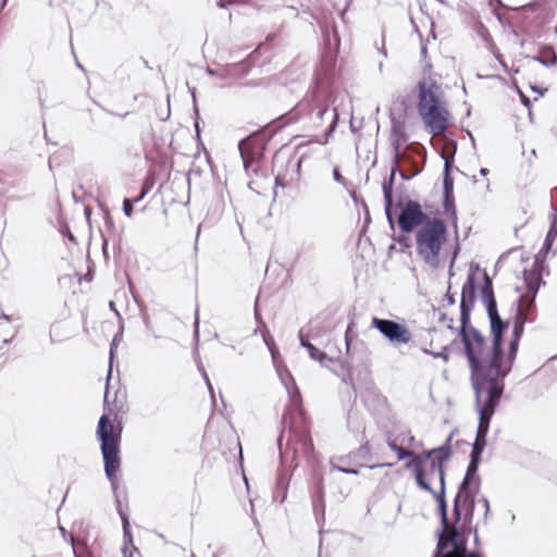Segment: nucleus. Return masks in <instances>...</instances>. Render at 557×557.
<instances>
[{
  "instance_id": "obj_19",
  "label": "nucleus",
  "mask_w": 557,
  "mask_h": 557,
  "mask_svg": "<svg viewBox=\"0 0 557 557\" xmlns=\"http://www.w3.org/2000/svg\"><path fill=\"white\" fill-rule=\"evenodd\" d=\"M299 341L300 345L308 350V354L312 360L318 361L321 366H327V362H333L334 359L329 357L325 352L318 349L313 344H311L304 334V330L299 331Z\"/></svg>"
},
{
  "instance_id": "obj_31",
  "label": "nucleus",
  "mask_w": 557,
  "mask_h": 557,
  "mask_svg": "<svg viewBox=\"0 0 557 557\" xmlns=\"http://www.w3.org/2000/svg\"><path fill=\"white\" fill-rule=\"evenodd\" d=\"M149 189H150V185L144 184L141 187L140 194L137 197L132 198L131 201H133L134 205L140 202L146 197Z\"/></svg>"
},
{
  "instance_id": "obj_21",
  "label": "nucleus",
  "mask_w": 557,
  "mask_h": 557,
  "mask_svg": "<svg viewBox=\"0 0 557 557\" xmlns=\"http://www.w3.org/2000/svg\"><path fill=\"white\" fill-rule=\"evenodd\" d=\"M450 164L447 159H445L444 164V177H443V195H454V181L449 175Z\"/></svg>"
},
{
  "instance_id": "obj_5",
  "label": "nucleus",
  "mask_w": 557,
  "mask_h": 557,
  "mask_svg": "<svg viewBox=\"0 0 557 557\" xmlns=\"http://www.w3.org/2000/svg\"><path fill=\"white\" fill-rule=\"evenodd\" d=\"M418 111L425 128L433 136L443 135L448 127L449 112L442 100L441 87L432 79L419 82Z\"/></svg>"
},
{
  "instance_id": "obj_45",
  "label": "nucleus",
  "mask_w": 557,
  "mask_h": 557,
  "mask_svg": "<svg viewBox=\"0 0 557 557\" xmlns=\"http://www.w3.org/2000/svg\"><path fill=\"white\" fill-rule=\"evenodd\" d=\"M2 318L7 321H11V318L10 315L5 314V313H2Z\"/></svg>"
},
{
  "instance_id": "obj_51",
  "label": "nucleus",
  "mask_w": 557,
  "mask_h": 557,
  "mask_svg": "<svg viewBox=\"0 0 557 557\" xmlns=\"http://www.w3.org/2000/svg\"><path fill=\"white\" fill-rule=\"evenodd\" d=\"M76 65H77L79 69H82V65H81V63H79L78 61L76 62Z\"/></svg>"
},
{
  "instance_id": "obj_43",
  "label": "nucleus",
  "mask_w": 557,
  "mask_h": 557,
  "mask_svg": "<svg viewBox=\"0 0 557 557\" xmlns=\"http://www.w3.org/2000/svg\"><path fill=\"white\" fill-rule=\"evenodd\" d=\"M282 437H283V435H281V436L278 437V447H280L281 456H283V455L285 454V453L283 451V449H282V446H281Z\"/></svg>"
},
{
  "instance_id": "obj_3",
  "label": "nucleus",
  "mask_w": 557,
  "mask_h": 557,
  "mask_svg": "<svg viewBox=\"0 0 557 557\" xmlns=\"http://www.w3.org/2000/svg\"><path fill=\"white\" fill-rule=\"evenodd\" d=\"M330 98L331 94L317 87L310 90L293 110V114L298 119H304L306 126L309 128L318 129L324 124L325 120L330 121L324 139L319 141L323 145L329 141L338 123L337 109L333 108L330 111Z\"/></svg>"
},
{
  "instance_id": "obj_47",
  "label": "nucleus",
  "mask_w": 557,
  "mask_h": 557,
  "mask_svg": "<svg viewBox=\"0 0 557 557\" xmlns=\"http://www.w3.org/2000/svg\"><path fill=\"white\" fill-rule=\"evenodd\" d=\"M110 375H111V368L109 369V372H108V377H107L108 381L110 379Z\"/></svg>"
},
{
  "instance_id": "obj_17",
  "label": "nucleus",
  "mask_w": 557,
  "mask_h": 557,
  "mask_svg": "<svg viewBox=\"0 0 557 557\" xmlns=\"http://www.w3.org/2000/svg\"><path fill=\"white\" fill-rule=\"evenodd\" d=\"M250 72V65L248 62H239L227 64L221 70H213L211 67L207 69V74L211 76H218L221 79H231L236 81L238 78L245 77Z\"/></svg>"
},
{
  "instance_id": "obj_18",
  "label": "nucleus",
  "mask_w": 557,
  "mask_h": 557,
  "mask_svg": "<svg viewBox=\"0 0 557 557\" xmlns=\"http://www.w3.org/2000/svg\"><path fill=\"white\" fill-rule=\"evenodd\" d=\"M333 330V322L327 314H318L308 325L306 336L311 339H320Z\"/></svg>"
},
{
  "instance_id": "obj_8",
  "label": "nucleus",
  "mask_w": 557,
  "mask_h": 557,
  "mask_svg": "<svg viewBox=\"0 0 557 557\" xmlns=\"http://www.w3.org/2000/svg\"><path fill=\"white\" fill-rule=\"evenodd\" d=\"M447 228L441 219L428 220L416 234L417 252L433 268L440 265V251L446 240Z\"/></svg>"
},
{
  "instance_id": "obj_24",
  "label": "nucleus",
  "mask_w": 557,
  "mask_h": 557,
  "mask_svg": "<svg viewBox=\"0 0 557 557\" xmlns=\"http://www.w3.org/2000/svg\"><path fill=\"white\" fill-rule=\"evenodd\" d=\"M461 504L462 506L467 507L470 511L473 510V506L470 507L469 505L463 504V492H460L459 490L454 500V516L457 521L461 519Z\"/></svg>"
},
{
  "instance_id": "obj_36",
  "label": "nucleus",
  "mask_w": 557,
  "mask_h": 557,
  "mask_svg": "<svg viewBox=\"0 0 557 557\" xmlns=\"http://www.w3.org/2000/svg\"><path fill=\"white\" fill-rule=\"evenodd\" d=\"M203 377L206 380V383H207V386H208V388L210 391V394L213 397V388H212V385H211L210 380H209V377H208L206 372L203 373Z\"/></svg>"
},
{
  "instance_id": "obj_40",
  "label": "nucleus",
  "mask_w": 557,
  "mask_h": 557,
  "mask_svg": "<svg viewBox=\"0 0 557 557\" xmlns=\"http://www.w3.org/2000/svg\"><path fill=\"white\" fill-rule=\"evenodd\" d=\"M521 98L523 103L528 107L530 104V100L524 95H521Z\"/></svg>"
},
{
  "instance_id": "obj_11",
  "label": "nucleus",
  "mask_w": 557,
  "mask_h": 557,
  "mask_svg": "<svg viewBox=\"0 0 557 557\" xmlns=\"http://www.w3.org/2000/svg\"><path fill=\"white\" fill-rule=\"evenodd\" d=\"M391 139H392V146H393V150H394L392 169H391L389 178L387 181H384L382 188H383V194H384L385 214H386V218H387L388 222L391 223V225H393V223H394L393 214H392L393 185H394L395 175H396L399 160H400V148H401L403 144L407 140L404 124L398 123V122L393 123Z\"/></svg>"
},
{
  "instance_id": "obj_28",
  "label": "nucleus",
  "mask_w": 557,
  "mask_h": 557,
  "mask_svg": "<svg viewBox=\"0 0 557 557\" xmlns=\"http://www.w3.org/2000/svg\"><path fill=\"white\" fill-rule=\"evenodd\" d=\"M422 350H423L424 354L432 355L434 358H442L445 362H447L449 360V356H448V352H447L448 348L446 346L440 352H432V351H430L429 349H425V348H423Z\"/></svg>"
},
{
  "instance_id": "obj_2",
  "label": "nucleus",
  "mask_w": 557,
  "mask_h": 557,
  "mask_svg": "<svg viewBox=\"0 0 557 557\" xmlns=\"http://www.w3.org/2000/svg\"><path fill=\"white\" fill-rule=\"evenodd\" d=\"M450 437L445 445L433 448L422 455L414 456L407 465L412 469L418 486L431 493L438 503V511L443 528L448 527L447 505L445 499V469L444 465L449 460L451 450Z\"/></svg>"
},
{
  "instance_id": "obj_26",
  "label": "nucleus",
  "mask_w": 557,
  "mask_h": 557,
  "mask_svg": "<svg viewBox=\"0 0 557 557\" xmlns=\"http://www.w3.org/2000/svg\"><path fill=\"white\" fill-rule=\"evenodd\" d=\"M486 442H474L472 445V450L470 454V461H475L480 463L481 455L484 450Z\"/></svg>"
},
{
  "instance_id": "obj_35",
  "label": "nucleus",
  "mask_w": 557,
  "mask_h": 557,
  "mask_svg": "<svg viewBox=\"0 0 557 557\" xmlns=\"http://www.w3.org/2000/svg\"><path fill=\"white\" fill-rule=\"evenodd\" d=\"M109 307L114 312V314L117 317V319L120 321H122V317H121L120 312L117 311V309L115 308V304L113 301H110Z\"/></svg>"
},
{
  "instance_id": "obj_7",
  "label": "nucleus",
  "mask_w": 557,
  "mask_h": 557,
  "mask_svg": "<svg viewBox=\"0 0 557 557\" xmlns=\"http://www.w3.org/2000/svg\"><path fill=\"white\" fill-rule=\"evenodd\" d=\"M97 437L101 443V453L104 461V472L108 480L111 483L116 508H122L119 491V479L116 476L120 470V442H121V430L114 432V425L111 423L107 414H102L98 421Z\"/></svg>"
},
{
  "instance_id": "obj_54",
  "label": "nucleus",
  "mask_w": 557,
  "mask_h": 557,
  "mask_svg": "<svg viewBox=\"0 0 557 557\" xmlns=\"http://www.w3.org/2000/svg\"><path fill=\"white\" fill-rule=\"evenodd\" d=\"M34 557V556H33Z\"/></svg>"
},
{
  "instance_id": "obj_22",
  "label": "nucleus",
  "mask_w": 557,
  "mask_h": 557,
  "mask_svg": "<svg viewBox=\"0 0 557 557\" xmlns=\"http://www.w3.org/2000/svg\"><path fill=\"white\" fill-rule=\"evenodd\" d=\"M443 209L445 214L457 220L454 195H443Z\"/></svg>"
},
{
  "instance_id": "obj_4",
  "label": "nucleus",
  "mask_w": 557,
  "mask_h": 557,
  "mask_svg": "<svg viewBox=\"0 0 557 557\" xmlns=\"http://www.w3.org/2000/svg\"><path fill=\"white\" fill-rule=\"evenodd\" d=\"M281 380L288 393L292 407L296 410V417L288 422L287 450L293 451V458L301 456L309 458L313 451V444L310 437L309 428L306 424L305 413L301 409L300 392L290 373L281 375Z\"/></svg>"
},
{
  "instance_id": "obj_49",
  "label": "nucleus",
  "mask_w": 557,
  "mask_h": 557,
  "mask_svg": "<svg viewBox=\"0 0 557 557\" xmlns=\"http://www.w3.org/2000/svg\"><path fill=\"white\" fill-rule=\"evenodd\" d=\"M346 346H347V349L349 348V343H348V338L346 337Z\"/></svg>"
},
{
  "instance_id": "obj_12",
  "label": "nucleus",
  "mask_w": 557,
  "mask_h": 557,
  "mask_svg": "<svg viewBox=\"0 0 557 557\" xmlns=\"http://www.w3.org/2000/svg\"><path fill=\"white\" fill-rule=\"evenodd\" d=\"M434 557H481L478 552H467L466 543L454 524L448 522L447 528L438 534L437 548Z\"/></svg>"
},
{
  "instance_id": "obj_50",
  "label": "nucleus",
  "mask_w": 557,
  "mask_h": 557,
  "mask_svg": "<svg viewBox=\"0 0 557 557\" xmlns=\"http://www.w3.org/2000/svg\"><path fill=\"white\" fill-rule=\"evenodd\" d=\"M500 64L503 65L504 69L507 67L506 64L503 61H500Z\"/></svg>"
},
{
  "instance_id": "obj_34",
  "label": "nucleus",
  "mask_w": 557,
  "mask_h": 557,
  "mask_svg": "<svg viewBox=\"0 0 557 557\" xmlns=\"http://www.w3.org/2000/svg\"><path fill=\"white\" fill-rule=\"evenodd\" d=\"M122 330H123V326L121 325V332L114 336L113 342H112V344H111V349H110V356H111V358L113 357V347H114V345H115V342H116V341H120V337L122 336Z\"/></svg>"
},
{
  "instance_id": "obj_46",
  "label": "nucleus",
  "mask_w": 557,
  "mask_h": 557,
  "mask_svg": "<svg viewBox=\"0 0 557 557\" xmlns=\"http://www.w3.org/2000/svg\"><path fill=\"white\" fill-rule=\"evenodd\" d=\"M108 394H109V393H108V388H107V389H106V392H104V404H107V403H108Z\"/></svg>"
},
{
  "instance_id": "obj_14",
  "label": "nucleus",
  "mask_w": 557,
  "mask_h": 557,
  "mask_svg": "<svg viewBox=\"0 0 557 557\" xmlns=\"http://www.w3.org/2000/svg\"><path fill=\"white\" fill-rule=\"evenodd\" d=\"M428 215L422 211L421 205L413 200H408L398 216V225L405 233L412 232L417 226L423 225Z\"/></svg>"
},
{
  "instance_id": "obj_30",
  "label": "nucleus",
  "mask_w": 557,
  "mask_h": 557,
  "mask_svg": "<svg viewBox=\"0 0 557 557\" xmlns=\"http://www.w3.org/2000/svg\"><path fill=\"white\" fill-rule=\"evenodd\" d=\"M134 203L131 201V198H125L123 201V212L127 218H131L133 214Z\"/></svg>"
},
{
  "instance_id": "obj_10",
  "label": "nucleus",
  "mask_w": 557,
  "mask_h": 557,
  "mask_svg": "<svg viewBox=\"0 0 557 557\" xmlns=\"http://www.w3.org/2000/svg\"><path fill=\"white\" fill-rule=\"evenodd\" d=\"M305 156L275 153L273 170L275 171V188H295L300 182L301 163ZM274 194L277 191L274 189Z\"/></svg>"
},
{
  "instance_id": "obj_15",
  "label": "nucleus",
  "mask_w": 557,
  "mask_h": 557,
  "mask_svg": "<svg viewBox=\"0 0 557 557\" xmlns=\"http://www.w3.org/2000/svg\"><path fill=\"white\" fill-rule=\"evenodd\" d=\"M479 462L470 461L466 475L459 485L460 492H463V504L470 507L474 506V496L480 488V478L478 475Z\"/></svg>"
},
{
  "instance_id": "obj_38",
  "label": "nucleus",
  "mask_w": 557,
  "mask_h": 557,
  "mask_svg": "<svg viewBox=\"0 0 557 557\" xmlns=\"http://www.w3.org/2000/svg\"><path fill=\"white\" fill-rule=\"evenodd\" d=\"M552 197H553V200L554 201H557V187L554 189L553 194H552ZM554 210L556 211L557 213V205L556 206H553Z\"/></svg>"
},
{
  "instance_id": "obj_13",
  "label": "nucleus",
  "mask_w": 557,
  "mask_h": 557,
  "mask_svg": "<svg viewBox=\"0 0 557 557\" xmlns=\"http://www.w3.org/2000/svg\"><path fill=\"white\" fill-rule=\"evenodd\" d=\"M372 326L376 329L393 345H404L411 341L410 331L393 320L373 318Z\"/></svg>"
},
{
  "instance_id": "obj_53",
  "label": "nucleus",
  "mask_w": 557,
  "mask_h": 557,
  "mask_svg": "<svg viewBox=\"0 0 557 557\" xmlns=\"http://www.w3.org/2000/svg\"><path fill=\"white\" fill-rule=\"evenodd\" d=\"M437 1H438V2H441V3H445V1H444V0H437Z\"/></svg>"
},
{
  "instance_id": "obj_32",
  "label": "nucleus",
  "mask_w": 557,
  "mask_h": 557,
  "mask_svg": "<svg viewBox=\"0 0 557 557\" xmlns=\"http://www.w3.org/2000/svg\"><path fill=\"white\" fill-rule=\"evenodd\" d=\"M479 503H482V505L484 507V517L486 519L488 513H490V502H488V499L486 497H481L479 499Z\"/></svg>"
},
{
  "instance_id": "obj_27",
  "label": "nucleus",
  "mask_w": 557,
  "mask_h": 557,
  "mask_svg": "<svg viewBox=\"0 0 557 557\" xmlns=\"http://www.w3.org/2000/svg\"><path fill=\"white\" fill-rule=\"evenodd\" d=\"M556 238H557V230H549L545 237V240H544V244L542 247V251L549 252L552 250L553 243L556 240Z\"/></svg>"
},
{
  "instance_id": "obj_20",
  "label": "nucleus",
  "mask_w": 557,
  "mask_h": 557,
  "mask_svg": "<svg viewBox=\"0 0 557 557\" xmlns=\"http://www.w3.org/2000/svg\"><path fill=\"white\" fill-rule=\"evenodd\" d=\"M531 60L546 67L555 66L557 64V54L552 47L547 46L542 48L537 55L531 57Z\"/></svg>"
},
{
  "instance_id": "obj_39",
  "label": "nucleus",
  "mask_w": 557,
  "mask_h": 557,
  "mask_svg": "<svg viewBox=\"0 0 557 557\" xmlns=\"http://www.w3.org/2000/svg\"><path fill=\"white\" fill-rule=\"evenodd\" d=\"M549 230H557V215L556 214L553 218Z\"/></svg>"
},
{
  "instance_id": "obj_42",
  "label": "nucleus",
  "mask_w": 557,
  "mask_h": 557,
  "mask_svg": "<svg viewBox=\"0 0 557 557\" xmlns=\"http://www.w3.org/2000/svg\"><path fill=\"white\" fill-rule=\"evenodd\" d=\"M54 327H55V325L53 324V325L51 326V329H50V339H51V342H52V343H54V338H53V335H52V334H53V331H54Z\"/></svg>"
},
{
  "instance_id": "obj_37",
  "label": "nucleus",
  "mask_w": 557,
  "mask_h": 557,
  "mask_svg": "<svg viewBox=\"0 0 557 557\" xmlns=\"http://www.w3.org/2000/svg\"><path fill=\"white\" fill-rule=\"evenodd\" d=\"M442 321L444 322H447V327L451 329V323H453V319L451 318H447L446 314H443L442 318H441Z\"/></svg>"
},
{
  "instance_id": "obj_29",
  "label": "nucleus",
  "mask_w": 557,
  "mask_h": 557,
  "mask_svg": "<svg viewBox=\"0 0 557 557\" xmlns=\"http://www.w3.org/2000/svg\"><path fill=\"white\" fill-rule=\"evenodd\" d=\"M331 469L333 471H338V472H343V473H347V474H358L359 473L358 469L336 466L333 462H331Z\"/></svg>"
},
{
  "instance_id": "obj_23",
  "label": "nucleus",
  "mask_w": 557,
  "mask_h": 557,
  "mask_svg": "<svg viewBox=\"0 0 557 557\" xmlns=\"http://www.w3.org/2000/svg\"><path fill=\"white\" fill-rule=\"evenodd\" d=\"M119 515L122 519V523H123V536H124V541L125 543H132L133 541V537H132V533H131V530H129V520H128V516L126 515V512L123 510V508H120L119 507Z\"/></svg>"
},
{
  "instance_id": "obj_1",
  "label": "nucleus",
  "mask_w": 557,
  "mask_h": 557,
  "mask_svg": "<svg viewBox=\"0 0 557 557\" xmlns=\"http://www.w3.org/2000/svg\"><path fill=\"white\" fill-rule=\"evenodd\" d=\"M478 270L479 267L474 269L471 268L467 281L462 286L460 300L461 326L459 336L468 360L470 376L505 382L516 360L527 318L521 315V313L515 315L512 338L509 343L508 352L505 355L503 350V336L508 324L505 323L498 314L492 280L484 271L481 299L486 307L491 323L493 338L492 345L488 346L481 332L470 325V315L475 302V272Z\"/></svg>"
},
{
  "instance_id": "obj_6",
  "label": "nucleus",
  "mask_w": 557,
  "mask_h": 557,
  "mask_svg": "<svg viewBox=\"0 0 557 557\" xmlns=\"http://www.w3.org/2000/svg\"><path fill=\"white\" fill-rule=\"evenodd\" d=\"M470 381L474 392L475 409L479 413L475 442H486L490 422L503 396L505 382L471 376Z\"/></svg>"
},
{
  "instance_id": "obj_16",
  "label": "nucleus",
  "mask_w": 557,
  "mask_h": 557,
  "mask_svg": "<svg viewBox=\"0 0 557 557\" xmlns=\"http://www.w3.org/2000/svg\"><path fill=\"white\" fill-rule=\"evenodd\" d=\"M262 148V143L257 135H250L239 141L238 149L247 172L256 158L261 153Z\"/></svg>"
},
{
  "instance_id": "obj_52",
  "label": "nucleus",
  "mask_w": 557,
  "mask_h": 557,
  "mask_svg": "<svg viewBox=\"0 0 557 557\" xmlns=\"http://www.w3.org/2000/svg\"><path fill=\"white\" fill-rule=\"evenodd\" d=\"M425 51H426V48H425V47H423V48H422V53H425Z\"/></svg>"
},
{
  "instance_id": "obj_48",
  "label": "nucleus",
  "mask_w": 557,
  "mask_h": 557,
  "mask_svg": "<svg viewBox=\"0 0 557 557\" xmlns=\"http://www.w3.org/2000/svg\"><path fill=\"white\" fill-rule=\"evenodd\" d=\"M283 422L287 423V417L286 416L283 417Z\"/></svg>"
},
{
  "instance_id": "obj_44",
  "label": "nucleus",
  "mask_w": 557,
  "mask_h": 557,
  "mask_svg": "<svg viewBox=\"0 0 557 557\" xmlns=\"http://www.w3.org/2000/svg\"><path fill=\"white\" fill-rule=\"evenodd\" d=\"M480 173H481L482 175H484V176H485V175L488 173V170H487V169H485V168H482V169L480 170Z\"/></svg>"
},
{
  "instance_id": "obj_33",
  "label": "nucleus",
  "mask_w": 557,
  "mask_h": 557,
  "mask_svg": "<svg viewBox=\"0 0 557 557\" xmlns=\"http://www.w3.org/2000/svg\"><path fill=\"white\" fill-rule=\"evenodd\" d=\"M333 178H334L337 183H339V184H344V183H345V178H344V176L341 174V172H339L338 168H335V169L333 170Z\"/></svg>"
},
{
  "instance_id": "obj_41",
  "label": "nucleus",
  "mask_w": 557,
  "mask_h": 557,
  "mask_svg": "<svg viewBox=\"0 0 557 557\" xmlns=\"http://www.w3.org/2000/svg\"><path fill=\"white\" fill-rule=\"evenodd\" d=\"M447 301L449 305H454L455 304V298L450 295H447Z\"/></svg>"
},
{
  "instance_id": "obj_9",
  "label": "nucleus",
  "mask_w": 557,
  "mask_h": 557,
  "mask_svg": "<svg viewBox=\"0 0 557 557\" xmlns=\"http://www.w3.org/2000/svg\"><path fill=\"white\" fill-rule=\"evenodd\" d=\"M544 269V262L539 256L535 257L532 268L524 269L523 278L527 286V293L521 295L518 302L516 314L521 313L527 318V322H532L533 318L530 315L531 311L535 306V297L541 287L544 284L542 278V272Z\"/></svg>"
},
{
  "instance_id": "obj_25",
  "label": "nucleus",
  "mask_w": 557,
  "mask_h": 557,
  "mask_svg": "<svg viewBox=\"0 0 557 557\" xmlns=\"http://www.w3.org/2000/svg\"><path fill=\"white\" fill-rule=\"evenodd\" d=\"M388 447L391 448V450H393V451H395L397 454L398 460H404V459H407L409 457L413 458L416 456L413 454V451L407 450L404 447L398 446L394 442H388Z\"/></svg>"
}]
</instances>
